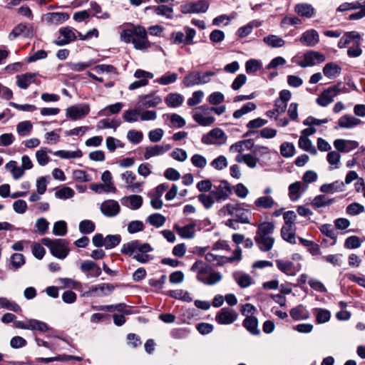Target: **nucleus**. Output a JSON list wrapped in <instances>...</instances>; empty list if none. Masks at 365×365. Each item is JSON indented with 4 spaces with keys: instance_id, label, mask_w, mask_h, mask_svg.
Returning a JSON list of instances; mask_svg holds the SVG:
<instances>
[{
    "instance_id": "f257e3e1",
    "label": "nucleus",
    "mask_w": 365,
    "mask_h": 365,
    "mask_svg": "<svg viewBox=\"0 0 365 365\" xmlns=\"http://www.w3.org/2000/svg\"><path fill=\"white\" fill-rule=\"evenodd\" d=\"M120 39L126 43H132L136 50L144 51L151 46L148 39L147 31L143 26H136L127 29L120 33Z\"/></svg>"
},
{
    "instance_id": "f03ea898",
    "label": "nucleus",
    "mask_w": 365,
    "mask_h": 365,
    "mask_svg": "<svg viewBox=\"0 0 365 365\" xmlns=\"http://www.w3.org/2000/svg\"><path fill=\"white\" fill-rule=\"evenodd\" d=\"M153 248L149 243H140L138 240H132L124 243L120 252L122 254L133 256V259L140 263H146L153 259L148 253L152 252Z\"/></svg>"
},
{
    "instance_id": "7ed1b4c3",
    "label": "nucleus",
    "mask_w": 365,
    "mask_h": 365,
    "mask_svg": "<svg viewBox=\"0 0 365 365\" xmlns=\"http://www.w3.org/2000/svg\"><path fill=\"white\" fill-rule=\"evenodd\" d=\"M190 270L196 273V278L199 282L206 285H214L222 279L220 272L214 270L211 266L202 260H197L192 265Z\"/></svg>"
},
{
    "instance_id": "20e7f679",
    "label": "nucleus",
    "mask_w": 365,
    "mask_h": 365,
    "mask_svg": "<svg viewBox=\"0 0 365 365\" xmlns=\"http://www.w3.org/2000/svg\"><path fill=\"white\" fill-rule=\"evenodd\" d=\"M274 230V225L270 222H264L258 225L255 240L261 251L268 252L272 248L274 239L271 235Z\"/></svg>"
},
{
    "instance_id": "39448f33",
    "label": "nucleus",
    "mask_w": 365,
    "mask_h": 365,
    "mask_svg": "<svg viewBox=\"0 0 365 365\" xmlns=\"http://www.w3.org/2000/svg\"><path fill=\"white\" fill-rule=\"evenodd\" d=\"M41 242L49 249L51 255L56 258L63 259L69 254L68 242L65 239L51 240L46 237L41 240Z\"/></svg>"
},
{
    "instance_id": "423d86ee",
    "label": "nucleus",
    "mask_w": 365,
    "mask_h": 365,
    "mask_svg": "<svg viewBox=\"0 0 365 365\" xmlns=\"http://www.w3.org/2000/svg\"><path fill=\"white\" fill-rule=\"evenodd\" d=\"M200 191H211L216 201L224 200L232 193V187L229 184H197Z\"/></svg>"
},
{
    "instance_id": "0eeeda50",
    "label": "nucleus",
    "mask_w": 365,
    "mask_h": 365,
    "mask_svg": "<svg viewBox=\"0 0 365 365\" xmlns=\"http://www.w3.org/2000/svg\"><path fill=\"white\" fill-rule=\"evenodd\" d=\"M210 107L204 105L192 110L194 120L202 126H209L215 122V118L210 115Z\"/></svg>"
},
{
    "instance_id": "6e6552de",
    "label": "nucleus",
    "mask_w": 365,
    "mask_h": 365,
    "mask_svg": "<svg viewBox=\"0 0 365 365\" xmlns=\"http://www.w3.org/2000/svg\"><path fill=\"white\" fill-rule=\"evenodd\" d=\"M225 209L227 213L235 217V220L237 222L248 224L250 223V218L251 217V212L249 210L244 209L239 205L227 204Z\"/></svg>"
},
{
    "instance_id": "1a4fd4ad",
    "label": "nucleus",
    "mask_w": 365,
    "mask_h": 365,
    "mask_svg": "<svg viewBox=\"0 0 365 365\" xmlns=\"http://www.w3.org/2000/svg\"><path fill=\"white\" fill-rule=\"evenodd\" d=\"M227 139L225 133L222 129L215 128L202 135V143L205 145H222L226 143Z\"/></svg>"
},
{
    "instance_id": "9d476101",
    "label": "nucleus",
    "mask_w": 365,
    "mask_h": 365,
    "mask_svg": "<svg viewBox=\"0 0 365 365\" xmlns=\"http://www.w3.org/2000/svg\"><path fill=\"white\" fill-rule=\"evenodd\" d=\"M341 92L340 83L325 89L316 100L317 103L322 107L327 106L334 101V98Z\"/></svg>"
},
{
    "instance_id": "9b49d317",
    "label": "nucleus",
    "mask_w": 365,
    "mask_h": 365,
    "mask_svg": "<svg viewBox=\"0 0 365 365\" xmlns=\"http://www.w3.org/2000/svg\"><path fill=\"white\" fill-rule=\"evenodd\" d=\"M238 318L237 312L231 308L223 307L215 315V321L222 325L231 324Z\"/></svg>"
},
{
    "instance_id": "f8f14e48",
    "label": "nucleus",
    "mask_w": 365,
    "mask_h": 365,
    "mask_svg": "<svg viewBox=\"0 0 365 365\" xmlns=\"http://www.w3.org/2000/svg\"><path fill=\"white\" fill-rule=\"evenodd\" d=\"M90 111L88 104L75 105L66 109V116L72 120H77L83 118Z\"/></svg>"
},
{
    "instance_id": "ddd939ff",
    "label": "nucleus",
    "mask_w": 365,
    "mask_h": 365,
    "mask_svg": "<svg viewBox=\"0 0 365 365\" xmlns=\"http://www.w3.org/2000/svg\"><path fill=\"white\" fill-rule=\"evenodd\" d=\"M325 60L326 58L324 54L314 51H309L304 53V59L298 61L297 64L302 68H306L322 63Z\"/></svg>"
},
{
    "instance_id": "4468645a",
    "label": "nucleus",
    "mask_w": 365,
    "mask_h": 365,
    "mask_svg": "<svg viewBox=\"0 0 365 365\" xmlns=\"http://www.w3.org/2000/svg\"><path fill=\"white\" fill-rule=\"evenodd\" d=\"M34 35V29L30 24L21 23L16 26L9 34V38L14 40V38L22 36L24 38H31Z\"/></svg>"
},
{
    "instance_id": "2eb2a0df",
    "label": "nucleus",
    "mask_w": 365,
    "mask_h": 365,
    "mask_svg": "<svg viewBox=\"0 0 365 365\" xmlns=\"http://www.w3.org/2000/svg\"><path fill=\"white\" fill-rule=\"evenodd\" d=\"M181 12L183 14L205 13L209 8V4L204 0L196 2H189L181 6Z\"/></svg>"
},
{
    "instance_id": "dca6fc26",
    "label": "nucleus",
    "mask_w": 365,
    "mask_h": 365,
    "mask_svg": "<svg viewBox=\"0 0 365 365\" xmlns=\"http://www.w3.org/2000/svg\"><path fill=\"white\" fill-rule=\"evenodd\" d=\"M271 150L268 147L257 145L253 154L259 159V165L262 167L270 165Z\"/></svg>"
},
{
    "instance_id": "f3484780",
    "label": "nucleus",
    "mask_w": 365,
    "mask_h": 365,
    "mask_svg": "<svg viewBox=\"0 0 365 365\" xmlns=\"http://www.w3.org/2000/svg\"><path fill=\"white\" fill-rule=\"evenodd\" d=\"M80 269L86 274L87 277H98L101 274V267L91 260L83 262L81 264Z\"/></svg>"
},
{
    "instance_id": "a211bd4d",
    "label": "nucleus",
    "mask_w": 365,
    "mask_h": 365,
    "mask_svg": "<svg viewBox=\"0 0 365 365\" xmlns=\"http://www.w3.org/2000/svg\"><path fill=\"white\" fill-rule=\"evenodd\" d=\"M101 210L107 217H114L120 212V207L117 201L108 200L102 202Z\"/></svg>"
},
{
    "instance_id": "6ab92c4d",
    "label": "nucleus",
    "mask_w": 365,
    "mask_h": 365,
    "mask_svg": "<svg viewBox=\"0 0 365 365\" xmlns=\"http://www.w3.org/2000/svg\"><path fill=\"white\" fill-rule=\"evenodd\" d=\"M37 73H26L16 76V84L22 88L26 89L32 83L40 84V81L36 80Z\"/></svg>"
},
{
    "instance_id": "aec40b11",
    "label": "nucleus",
    "mask_w": 365,
    "mask_h": 365,
    "mask_svg": "<svg viewBox=\"0 0 365 365\" xmlns=\"http://www.w3.org/2000/svg\"><path fill=\"white\" fill-rule=\"evenodd\" d=\"M59 34L61 36L54 41L57 46H63L76 39L73 29L70 27L60 29Z\"/></svg>"
},
{
    "instance_id": "412c9836",
    "label": "nucleus",
    "mask_w": 365,
    "mask_h": 365,
    "mask_svg": "<svg viewBox=\"0 0 365 365\" xmlns=\"http://www.w3.org/2000/svg\"><path fill=\"white\" fill-rule=\"evenodd\" d=\"M299 41L306 46L313 47L319 43V36L316 30L310 29L302 34Z\"/></svg>"
},
{
    "instance_id": "4be33fe9",
    "label": "nucleus",
    "mask_w": 365,
    "mask_h": 365,
    "mask_svg": "<svg viewBox=\"0 0 365 365\" xmlns=\"http://www.w3.org/2000/svg\"><path fill=\"white\" fill-rule=\"evenodd\" d=\"M162 103L160 96L155 94H148L139 96L138 105L143 108H153Z\"/></svg>"
},
{
    "instance_id": "5701e85b",
    "label": "nucleus",
    "mask_w": 365,
    "mask_h": 365,
    "mask_svg": "<svg viewBox=\"0 0 365 365\" xmlns=\"http://www.w3.org/2000/svg\"><path fill=\"white\" fill-rule=\"evenodd\" d=\"M114 285L109 283H102L95 286H92L88 293L94 294L97 297H103L109 295L114 290Z\"/></svg>"
},
{
    "instance_id": "b1692460",
    "label": "nucleus",
    "mask_w": 365,
    "mask_h": 365,
    "mask_svg": "<svg viewBox=\"0 0 365 365\" xmlns=\"http://www.w3.org/2000/svg\"><path fill=\"white\" fill-rule=\"evenodd\" d=\"M315 9L308 3H300L294 6V12L299 16L310 19L315 14Z\"/></svg>"
},
{
    "instance_id": "393cba45",
    "label": "nucleus",
    "mask_w": 365,
    "mask_h": 365,
    "mask_svg": "<svg viewBox=\"0 0 365 365\" xmlns=\"http://www.w3.org/2000/svg\"><path fill=\"white\" fill-rule=\"evenodd\" d=\"M361 37L356 31H349L344 34V35L340 38L338 46L340 48H345L350 43L353 42L354 44L360 45Z\"/></svg>"
},
{
    "instance_id": "a878e982",
    "label": "nucleus",
    "mask_w": 365,
    "mask_h": 365,
    "mask_svg": "<svg viewBox=\"0 0 365 365\" xmlns=\"http://www.w3.org/2000/svg\"><path fill=\"white\" fill-rule=\"evenodd\" d=\"M172 148V146L170 144L162 145H154L145 148V151L144 153L145 159L148 160L152 157L160 155L165 152L170 150Z\"/></svg>"
},
{
    "instance_id": "bb28decb",
    "label": "nucleus",
    "mask_w": 365,
    "mask_h": 365,
    "mask_svg": "<svg viewBox=\"0 0 365 365\" xmlns=\"http://www.w3.org/2000/svg\"><path fill=\"white\" fill-rule=\"evenodd\" d=\"M359 145L358 142L354 140H346L344 139H336L334 141V148L342 153H349L355 149Z\"/></svg>"
},
{
    "instance_id": "cd10ccee",
    "label": "nucleus",
    "mask_w": 365,
    "mask_h": 365,
    "mask_svg": "<svg viewBox=\"0 0 365 365\" xmlns=\"http://www.w3.org/2000/svg\"><path fill=\"white\" fill-rule=\"evenodd\" d=\"M277 268L287 275L294 276L299 268H296L294 263L289 260L277 259L275 261Z\"/></svg>"
},
{
    "instance_id": "c85d7f7f",
    "label": "nucleus",
    "mask_w": 365,
    "mask_h": 365,
    "mask_svg": "<svg viewBox=\"0 0 365 365\" xmlns=\"http://www.w3.org/2000/svg\"><path fill=\"white\" fill-rule=\"evenodd\" d=\"M361 123V120L350 115H344L338 120V126L340 128L350 129Z\"/></svg>"
},
{
    "instance_id": "c756f323",
    "label": "nucleus",
    "mask_w": 365,
    "mask_h": 365,
    "mask_svg": "<svg viewBox=\"0 0 365 365\" xmlns=\"http://www.w3.org/2000/svg\"><path fill=\"white\" fill-rule=\"evenodd\" d=\"M233 278L241 288H247L252 284V279L250 274L242 271H236L232 274Z\"/></svg>"
},
{
    "instance_id": "7c9ffc66",
    "label": "nucleus",
    "mask_w": 365,
    "mask_h": 365,
    "mask_svg": "<svg viewBox=\"0 0 365 365\" xmlns=\"http://www.w3.org/2000/svg\"><path fill=\"white\" fill-rule=\"evenodd\" d=\"M235 160L239 163H244L250 168H255L259 163V159L252 154H239L237 155Z\"/></svg>"
},
{
    "instance_id": "2f4dec72",
    "label": "nucleus",
    "mask_w": 365,
    "mask_h": 365,
    "mask_svg": "<svg viewBox=\"0 0 365 365\" xmlns=\"http://www.w3.org/2000/svg\"><path fill=\"white\" fill-rule=\"evenodd\" d=\"M341 72V68L336 63L330 62L323 68V73L329 79H333L338 77Z\"/></svg>"
},
{
    "instance_id": "473e14b6",
    "label": "nucleus",
    "mask_w": 365,
    "mask_h": 365,
    "mask_svg": "<svg viewBox=\"0 0 365 365\" xmlns=\"http://www.w3.org/2000/svg\"><path fill=\"white\" fill-rule=\"evenodd\" d=\"M307 184H290L289 196L292 201L297 200L307 190Z\"/></svg>"
},
{
    "instance_id": "72a5a7b5",
    "label": "nucleus",
    "mask_w": 365,
    "mask_h": 365,
    "mask_svg": "<svg viewBox=\"0 0 365 365\" xmlns=\"http://www.w3.org/2000/svg\"><path fill=\"white\" fill-rule=\"evenodd\" d=\"M295 231V226L284 225L281 229V236L284 240L294 245L297 243Z\"/></svg>"
},
{
    "instance_id": "f704fd0d",
    "label": "nucleus",
    "mask_w": 365,
    "mask_h": 365,
    "mask_svg": "<svg viewBox=\"0 0 365 365\" xmlns=\"http://www.w3.org/2000/svg\"><path fill=\"white\" fill-rule=\"evenodd\" d=\"M195 225L194 224H190L182 227L176 225H175L174 228L177 233L182 238L192 239L195 237Z\"/></svg>"
},
{
    "instance_id": "c9c22d12",
    "label": "nucleus",
    "mask_w": 365,
    "mask_h": 365,
    "mask_svg": "<svg viewBox=\"0 0 365 365\" xmlns=\"http://www.w3.org/2000/svg\"><path fill=\"white\" fill-rule=\"evenodd\" d=\"M93 309L98 311H105L110 312L118 311L119 312H123L125 314H130L131 313L130 310L126 309V304L124 303L111 305H101L94 307Z\"/></svg>"
},
{
    "instance_id": "e433bc0d",
    "label": "nucleus",
    "mask_w": 365,
    "mask_h": 365,
    "mask_svg": "<svg viewBox=\"0 0 365 365\" xmlns=\"http://www.w3.org/2000/svg\"><path fill=\"white\" fill-rule=\"evenodd\" d=\"M289 314L295 321L307 319L309 317L308 311L302 304L291 309Z\"/></svg>"
},
{
    "instance_id": "4c0bfd02",
    "label": "nucleus",
    "mask_w": 365,
    "mask_h": 365,
    "mask_svg": "<svg viewBox=\"0 0 365 365\" xmlns=\"http://www.w3.org/2000/svg\"><path fill=\"white\" fill-rule=\"evenodd\" d=\"M122 203L132 210H137L141 207L143 198L140 195H131L123 198Z\"/></svg>"
},
{
    "instance_id": "58836bf2",
    "label": "nucleus",
    "mask_w": 365,
    "mask_h": 365,
    "mask_svg": "<svg viewBox=\"0 0 365 365\" xmlns=\"http://www.w3.org/2000/svg\"><path fill=\"white\" fill-rule=\"evenodd\" d=\"M243 326L250 334L253 335H257L259 334L258 321L254 316H247L243 322Z\"/></svg>"
},
{
    "instance_id": "ea45409f",
    "label": "nucleus",
    "mask_w": 365,
    "mask_h": 365,
    "mask_svg": "<svg viewBox=\"0 0 365 365\" xmlns=\"http://www.w3.org/2000/svg\"><path fill=\"white\" fill-rule=\"evenodd\" d=\"M148 9L153 10L157 15L164 16L168 19H173V9L172 6H168L166 5H160V6H148L145 8V10H148Z\"/></svg>"
},
{
    "instance_id": "a19ab883",
    "label": "nucleus",
    "mask_w": 365,
    "mask_h": 365,
    "mask_svg": "<svg viewBox=\"0 0 365 365\" xmlns=\"http://www.w3.org/2000/svg\"><path fill=\"white\" fill-rule=\"evenodd\" d=\"M5 168L11 173L14 180H18L24 174V170L23 168L21 166H19L18 163L14 160H11L7 163Z\"/></svg>"
},
{
    "instance_id": "79ce46f5",
    "label": "nucleus",
    "mask_w": 365,
    "mask_h": 365,
    "mask_svg": "<svg viewBox=\"0 0 365 365\" xmlns=\"http://www.w3.org/2000/svg\"><path fill=\"white\" fill-rule=\"evenodd\" d=\"M333 201V199L329 198L325 195H319L312 200L311 205L317 210L331 205Z\"/></svg>"
},
{
    "instance_id": "37998d69",
    "label": "nucleus",
    "mask_w": 365,
    "mask_h": 365,
    "mask_svg": "<svg viewBox=\"0 0 365 365\" xmlns=\"http://www.w3.org/2000/svg\"><path fill=\"white\" fill-rule=\"evenodd\" d=\"M299 147L312 155H317V151L316 148L313 145L311 140L307 136H300L298 143Z\"/></svg>"
},
{
    "instance_id": "c03bdc74",
    "label": "nucleus",
    "mask_w": 365,
    "mask_h": 365,
    "mask_svg": "<svg viewBox=\"0 0 365 365\" xmlns=\"http://www.w3.org/2000/svg\"><path fill=\"white\" fill-rule=\"evenodd\" d=\"M51 153V150L47 148H41V149L36 152V158L38 163L41 166H44L48 164L50 161V158L48 154Z\"/></svg>"
},
{
    "instance_id": "a18cd8bd",
    "label": "nucleus",
    "mask_w": 365,
    "mask_h": 365,
    "mask_svg": "<svg viewBox=\"0 0 365 365\" xmlns=\"http://www.w3.org/2000/svg\"><path fill=\"white\" fill-rule=\"evenodd\" d=\"M255 205L259 208L269 209L275 205V202L272 197L264 195L256 199Z\"/></svg>"
},
{
    "instance_id": "49530a36",
    "label": "nucleus",
    "mask_w": 365,
    "mask_h": 365,
    "mask_svg": "<svg viewBox=\"0 0 365 365\" xmlns=\"http://www.w3.org/2000/svg\"><path fill=\"white\" fill-rule=\"evenodd\" d=\"M263 41L269 46L272 48L282 47L285 44V41L282 38L276 35H269L264 37Z\"/></svg>"
},
{
    "instance_id": "de8ad7c7",
    "label": "nucleus",
    "mask_w": 365,
    "mask_h": 365,
    "mask_svg": "<svg viewBox=\"0 0 365 365\" xmlns=\"http://www.w3.org/2000/svg\"><path fill=\"white\" fill-rule=\"evenodd\" d=\"M0 307L14 312H21V307L14 301H11L6 297H0Z\"/></svg>"
},
{
    "instance_id": "09e8293b",
    "label": "nucleus",
    "mask_w": 365,
    "mask_h": 365,
    "mask_svg": "<svg viewBox=\"0 0 365 365\" xmlns=\"http://www.w3.org/2000/svg\"><path fill=\"white\" fill-rule=\"evenodd\" d=\"M183 84L186 87H192L195 85H200V72L195 71L188 73L183 78Z\"/></svg>"
},
{
    "instance_id": "8fccbe9b",
    "label": "nucleus",
    "mask_w": 365,
    "mask_h": 365,
    "mask_svg": "<svg viewBox=\"0 0 365 365\" xmlns=\"http://www.w3.org/2000/svg\"><path fill=\"white\" fill-rule=\"evenodd\" d=\"M49 329L50 328L46 323L37 319H29V330L38 331L39 332L43 333Z\"/></svg>"
},
{
    "instance_id": "3c124183",
    "label": "nucleus",
    "mask_w": 365,
    "mask_h": 365,
    "mask_svg": "<svg viewBox=\"0 0 365 365\" xmlns=\"http://www.w3.org/2000/svg\"><path fill=\"white\" fill-rule=\"evenodd\" d=\"M169 107L175 108L180 106L183 102V97L178 93H170L165 99Z\"/></svg>"
},
{
    "instance_id": "603ef678",
    "label": "nucleus",
    "mask_w": 365,
    "mask_h": 365,
    "mask_svg": "<svg viewBox=\"0 0 365 365\" xmlns=\"http://www.w3.org/2000/svg\"><path fill=\"white\" fill-rule=\"evenodd\" d=\"M69 19V15L66 13H49L46 15V19L48 22L58 24L66 21Z\"/></svg>"
},
{
    "instance_id": "864d4df0",
    "label": "nucleus",
    "mask_w": 365,
    "mask_h": 365,
    "mask_svg": "<svg viewBox=\"0 0 365 365\" xmlns=\"http://www.w3.org/2000/svg\"><path fill=\"white\" fill-rule=\"evenodd\" d=\"M203 193L199 195L198 200L201 202L205 207L210 208L212 206L216 199L212 195L211 191H202Z\"/></svg>"
},
{
    "instance_id": "5fc2aeb1",
    "label": "nucleus",
    "mask_w": 365,
    "mask_h": 365,
    "mask_svg": "<svg viewBox=\"0 0 365 365\" xmlns=\"http://www.w3.org/2000/svg\"><path fill=\"white\" fill-rule=\"evenodd\" d=\"M26 194V192H15L10 194V187L9 184H3L0 186V195L2 197H11L14 199L19 197L25 196Z\"/></svg>"
},
{
    "instance_id": "6e6d98bb",
    "label": "nucleus",
    "mask_w": 365,
    "mask_h": 365,
    "mask_svg": "<svg viewBox=\"0 0 365 365\" xmlns=\"http://www.w3.org/2000/svg\"><path fill=\"white\" fill-rule=\"evenodd\" d=\"M33 125L29 120L20 122L16 126V131L21 136H26L30 134Z\"/></svg>"
},
{
    "instance_id": "4d7b16f0",
    "label": "nucleus",
    "mask_w": 365,
    "mask_h": 365,
    "mask_svg": "<svg viewBox=\"0 0 365 365\" xmlns=\"http://www.w3.org/2000/svg\"><path fill=\"white\" fill-rule=\"evenodd\" d=\"M280 153L284 158H291L295 153V148L293 143L284 142L281 144Z\"/></svg>"
},
{
    "instance_id": "13d9d810",
    "label": "nucleus",
    "mask_w": 365,
    "mask_h": 365,
    "mask_svg": "<svg viewBox=\"0 0 365 365\" xmlns=\"http://www.w3.org/2000/svg\"><path fill=\"white\" fill-rule=\"evenodd\" d=\"M121 237L120 235H109L105 237V248L113 249L120 244Z\"/></svg>"
},
{
    "instance_id": "bf43d9fd",
    "label": "nucleus",
    "mask_w": 365,
    "mask_h": 365,
    "mask_svg": "<svg viewBox=\"0 0 365 365\" xmlns=\"http://www.w3.org/2000/svg\"><path fill=\"white\" fill-rule=\"evenodd\" d=\"M56 156L61 158H78L82 156V152L80 150L76 151L57 150L53 153Z\"/></svg>"
},
{
    "instance_id": "052dcab7",
    "label": "nucleus",
    "mask_w": 365,
    "mask_h": 365,
    "mask_svg": "<svg viewBox=\"0 0 365 365\" xmlns=\"http://www.w3.org/2000/svg\"><path fill=\"white\" fill-rule=\"evenodd\" d=\"M123 105L122 103H116L106 107L99 112L100 115H109L110 114L118 113L122 109Z\"/></svg>"
},
{
    "instance_id": "680f3d73",
    "label": "nucleus",
    "mask_w": 365,
    "mask_h": 365,
    "mask_svg": "<svg viewBox=\"0 0 365 365\" xmlns=\"http://www.w3.org/2000/svg\"><path fill=\"white\" fill-rule=\"evenodd\" d=\"M73 194L74 191L68 187H58L55 191V196L62 200L70 198Z\"/></svg>"
},
{
    "instance_id": "e2e57ef3",
    "label": "nucleus",
    "mask_w": 365,
    "mask_h": 365,
    "mask_svg": "<svg viewBox=\"0 0 365 365\" xmlns=\"http://www.w3.org/2000/svg\"><path fill=\"white\" fill-rule=\"evenodd\" d=\"M317 322L319 324L327 322L330 319L331 314L329 311L324 309H316L315 310Z\"/></svg>"
},
{
    "instance_id": "0e129e2a",
    "label": "nucleus",
    "mask_w": 365,
    "mask_h": 365,
    "mask_svg": "<svg viewBox=\"0 0 365 365\" xmlns=\"http://www.w3.org/2000/svg\"><path fill=\"white\" fill-rule=\"evenodd\" d=\"M53 233L56 236H65L67 233V225L65 221L60 220L54 223Z\"/></svg>"
},
{
    "instance_id": "69168bd1",
    "label": "nucleus",
    "mask_w": 365,
    "mask_h": 365,
    "mask_svg": "<svg viewBox=\"0 0 365 365\" xmlns=\"http://www.w3.org/2000/svg\"><path fill=\"white\" fill-rule=\"evenodd\" d=\"M178 74L175 73H166L155 80V82L161 85H168L176 81Z\"/></svg>"
},
{
    "instance_id": "338daca9",
    "label": "nucleus",
    "mask_w": 365,
    "mask_h": 365,
    "mask_svg": "<svg viewBox=\"0 0 365 365\" xmlns=\"http://www.w3.org/2000/svg\"><path fill=\"white\" fill-rule=\"evenodd\" d=\"M148 222L150 225H152L156 227H160L164 225V223L165 222V218L162 215H160L159 213H155V214L150 215L148 217Z\"/></svg>"
},
{
    "instance_id": "774afa93",
    "label": "nucleus",
    "mask_w": 365,
    "mask_h": 365,
    "mask_svg": "<svg viewBox=\"0 0 365 365\" xmlns=\"http://www.w3.org/2000/svg\"><path fill=\"white\" fill-rule=\"evenodd\" d=\"M79 230L83 234H90L95 230V225L91 220H83L79 224Z\"/></svg>"
}]
</instances>
